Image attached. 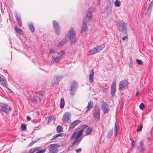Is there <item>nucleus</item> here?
<instances>
[{
  "label": "nucleus",
  "instance_id": "obj_1",
  "mask_svg": "<svg viewBox=\"0 0 153 153\" xmlns=\"http://www.w3.org/2000/svg\"><path fill=\"white\" fill-rule=\"evenodd\" d=\"M69 40L71 44H73L75 43L76 40L75 30L72 27L70 28L69 32L66 35L65 37L58 44V46L60 47L63 46L65 43L68 41Z\"/></svg>",
  "mask_w": 153,
  "mask_h": 153
},
{
  "label": "nucleus",
  "instance_id": "obj_2",
  "mask_svg": "<svg viewBox=\"0 0 153 153\" xmlns=\"http://www.w3.org/2000/svg\"><path fill=\"white\" fill-rule=\"evenodd\" d=\"M83 133V130L82 129H75L71 137V140L74 139L75 140L73 142L72 146L78 145L81 140V136Z\"/></svg>",
  "mask_w": 153,
  "mask_h": 153
},
{
  "label": "nucleus",
  "instance_id": "obj_3",
  "mask_svg": "<svg viewBox=\"0 0 153 153\" xmlns=\"http://www.w3.org/2000/svg\"><path fill=\"white\" fill-rule=\"evenodd\" d=\"M105 44H102L97 46L91 49L88 52L87 55L88 56L92 55L94 54L98 53L101 51L105 47Z\"/></svg>",
  "mask_w": 153,
  "mask_h": 153
},
{
  "label": "nucleus",
  "instance_id": "obj_4",
  "mask_svg": "<svg viewBox=\"0 0 153 153\" xmlns=\"http://www.w3.org/2000/svg\"><path fill=\"white\" fill-rule=\"evenodd\" d=\"M127 24L123 21H120L117 23V28L118 30L123 33L127 34Z\"/></svg>",
  "mask_w": 153,
  "mask_h": 153
},
{
  "label": "nucleus",
  "instance_id": "obj_5",
  "mask_svg": "<svg viewBox=\"0 0 153 153\" xmlns=\"http://www.w3.org/2000/svg\"><path fill=\"white\" fill-rule=\"evenodd\" d=\"M93 116L96 121H99L100 118L99 108L97 105H95L93 111Z\"/></svg>",
  "mask_w": 153,
  "mask_h": 153
},
{
  "label": "nucleus",
  "instance_id": "obj_6",
  "mask_svg": "<svg viewBox=\"0 0 153 153\" xmlns=\"http://www.w3.org/2000/svg\"><path fill=\"white\" fill-rule=\"evenodd\" d=\"M45 94V92L44 91H35V95L33 97L32 99V101L34 103H36L37 101H40L41 99L43 98Z\"/></svg>",
  "mask_w": 153,
  "mask_h": 153
},
{
  "label": "nucleus",
  "instance_id": "obj_7",
  "mask_svg": "<svg viewBox=\"0 0 153 153\" xmlns=\"http://www.w3.org/2000/svg\"><path fill=\"white\" fill-rule=\"evenodd\" d=\"M0 106L1 111L6 114H9L12 111L10 106L7 103L0 102Z\"/></svg>",
  "mask_w": 153,
  "mask_h": 153
},
{
  "label": "nucleus",
  "instance_id": "obj_8",
  "mask_svg": "<svg viewBox=\"0 0 153 153\" xmlns=\"http://www.w3.org/2000/svg\"><path fill=\"white\" fill-rule=\"evenodd\" d=\"M65 53L64 51L61 50L58 53L56 57L53 58L51 61V63L53 64L54 63H58L62 58V55Z\"/></svg>",
  "mask_w": 153,
  "mask_h": 153
},
{
  "label": "nucleus",
  "instance_id": "obj_9",
  "mask_svg": "<svg viewBox=\"0 0 153 153\" xmlns=\"http://www.w3.org/2000/svg\"><path fill=\"white\" fill-rule=\"evenodd\" d=\"M59 147V145L51 144L48 146L49 152L48 153H57L58 152L57 149Z\"/></svg>",
  "mask_w": 153,
  "mask_h": 153
},
{
  "label": "nucleus",
  "instance_id": "obj_10",
  "mask_svg": "<svg viewBox=\"0 0 153 153\" xmlns=\"http://www.w3.org/2000/svg\"><path fill=\"white\" fill-rule=\"evenodd\" d=\"M53 29L56 34L59 35L60 34V27L58 23L55 20L53 21Z\"/></svg>",
  "mask_w": 153,
  "mask_h": 153
},
{
  "label": "nucleus",
  "instance_id": "obj_11",
  "mask_svg": "<svg viewBox=\"0 0 153 153\" xmlns=\"http://www.w3.org/2000/svg\"><path fill=\"white\" fill-rule=\"evenodd\" d=\"M128 83L127 80L126 79H124L119 82V90L121 91L124 89Z\"/></svg>",
  "mask_w": 153,
  "mask_h": 153
},
{
  "label": "nucleus",
  "instance_id": "obj_12",
  "mask_svg": "<svg viewBox=\"0 0 153 153\" xmlns=\"http://www.w3.org/2000/svg\"><path fill=\"white\" fill-rule=\"evenodd\" d=\"M101 107L102 110L104 114H108V113L109 108L107 102H103Z\"/></svg>",
  "mask_w": 153,
  "mask_h": 153
},
{
  "label": "nucleus",
  "instance_id": "obj_13",
  "mask_svg": "<svg viewBox=\"0 0 153 153\" xmlns=\"http://www.w3.org/2000/svg\"><path fill=\"white\" fill-rule=\"evenodd\" d=\"M77 87V85L76 82L74 81L71 85L70 90V94L71 96H73L74 95Z\"/></svg>",
  "mask_w": 153,
  "mask_h": 153
},
{
  "label": "nucleus",
  "instance_id": "obj_14",
  "mask_svg": "<svg viewBox=\"0 0 153 153\" xmlns=\"http://www.w3.org/2000/svg\"><path fill=\"white\" fill-rule=\"evenodd\" d=\"M93 10L94 8L91 7L88 8L86 14V18L88 19V21H90L91 18L92 12L93 11Z\"/></svg>",
  "mask_w": 153,
  "mask_h": 153
},
{
  "label": "nucleus",
  "instance_id": "obj_15",
  "mask_svg": "<svg viewBox=\"0 0 153 153\" xmlns=\"http://www.w3.org/2000/svg\"><path fill=\"white\" fill-rule=\"evenodd\" d=\"M145 147L142 140L140 141L139 145L137 147V149L141 153H143Z\"/></svg>",
  "mask_w": 153,
  "mask_h": 153
},
{
  "label": "nucleus",
  "instance_id": "obj_16",
  "mask_svg": "<svg viewBox=\"0 0 153 153\" xmlns=\"http://www.w3.org/2000/svg\"><path fill=\"white\" fill-rule=\"evenodd\" d=\"M152 5L151 4H150L148 7L147 8L146 11L145 13V15L148 18H149L150 17L151 12L152 10Z\"/></svg>",
  "mask_w": 153,
  "mask_h": 153
},
{
  "label": "nucleus",
  "instance_id": "obj_17",
  "mask_svg": "<svg viewBox=\"0 0 153 153\" xmlns=\"http://www.w3.org/2000/svg\"><path fill=\"white\" fill-rule=\"evenodd\" d=\"M71 117L70 114L68 112L65 113L63 116L62 120L64 123L67 122Z\"/></svg>",
  "mask_w": 153,
  "mask_h": 153
},
{
  "label": "nucleus",
  "instance_id": "obj_18",
  "mask_svg": "<svg viewBox=\"0 0 153 153\" xmlns=\"http://www.w3.org/2000/svg\"><path fill=\"white\" fill-rule=\"evenodd\" d=\"M81 121L79 120H77L74 121L73 123H71L69 127V129L71 130L74 128L76 126L78 125L80 123Z\"/></svg>",
  "mask_w": 153,
  "mask_h": 153
},
{
  "label": "nucleus",
  "instance_id": "obj_19",
  "mask_svg": "<svg viewBox=\"0 0 153 153\" xmlns=\"http://www.w3.org/2000/svg\"><path fill=\"white\" fill-rule=\"evenodd\" d=\"M83 129L85 131L86 134L87 135H88L92 131L93 129L91 127L85 125L84 126Z\"/></svg>",
  "mask_w": 153,
  "mask_h": 153
},
{
  "label": "nucleus",
  "instance_id": "obj_20",
  "mask_svg": "<svg viewBox=\"0 0 153 153\" xmlns=\"http://www.w3.org/2000/svg\"><path fill=\"white\" fill-rule=\"evenodd\" d=\"M87 25L86 22L83 20L81 27V33L85 31L87 29Z\"/></svg>",
  "mask_w": 153,
  "mask_h": 153
},
{
  "label": "nucleus",
  "instance_id": "obj_21",
  "mask_svg": "<svg viewBox=\"0 0 153 153\" xmlns=\"http://www.w3.org/2000/svg\"><path fill=\"white\" fill-rule=\"evenodd\" d=\"M0 82L4 86H6L7 85V83L5 78L2 76H0Z\"/></svg>",
  "mask_w": 153,
  "mask_h": 153
},
{
  "label": "nucleus",
  "instance_id": "obj_22",
  "mask_svg": "<svg viewBox=\"0 0 153 153\" xmlns=\"http://www.w3.org/2000/svg\"><path fill=\"white\" fill-rule=\"evenodd\" d=\"M62 77V76H55L53 79L54 83L56 84H58Z\"/></svg>",
  "mask_w": 153,
  "mask_h": 153
},
{
  "label": "nucleus",
  "instance_id": "obj_23",
  "mask_svg": "<svg viewBox=\"0 0 153 153\" xmlns=\"http://www.w3.org/2000/svg\"><path fill=\"white\" fill-rule=\"evenodd\" d=\"M93 102L91 100L88 103V104L87 107V109L86 111L87 112L93 107Z\"/></svg>",
  "mask_w": 153,
  "mask_h": 153
},
{
  "label": "nucleus",
  "instance_id": "obj_24",
  "mask_svg": "<svg viewBox=\"0 0 153 153\" xmlns=\"http://www.w3.org/2000/svg\"><path fill=\"white\" fill-rule=\"evenodd\" d=\"M119 129V126L118 125L117 123L116 122L115 124V126L114 129V131L115 132V137H116L118 133V131Z\"/></svg>",
  "mask_w": 153,
  "mask_h": 153
},
{
  "label": "nucleus",
  "instance_id": "obj_25",
  "mask_svg": "<svg viewBox=\"0 0 153 153\" xmlns=\"http://www.w3.org/2000/svg\"><path fill=\"white\" fill-rule=\"evenodd\" d=\"M16 21L19 24V27H21L22 26V23L21 18L19 16H16Z\"/></svg>",
  "mask_w": 153,
  "mask_h": 153
},
{
  "label": "nucleus",
  "instance_id": "obj_26",
  "mask_svg": "<svg viewBox=\"0 0 153 153\" xmlns=\"http://www.w3.org/2000/svg\"><path fill=\"white\" fill-rule=\"evenodd\" d=\"M60 104V108L61 109L63 108L65 105V100L64 98H61V99Z\"/></svg>",
  "mask_w": 153,
  "mask_h": 153
},
{
  "label": "nucleus",
  "instance_id": "obj_27",
  "mask_svg": "<svg viewBox=\"0 0 153 153\" xmlns=\"http://www.w3.org/2000/svg\"><path fill=\"white\" fill-rule=\"evenodd\" d=\"M29 28L32 33H33L35 31V28L33 26V24L32 23H30L28 24Z\"/></svg>",
  "mask_w": 153,
  "mask_h": 153
},
{
  "label": "nucleus",
  "instance_id": "obj_28",
  "mask_svg": "<svg viewBox=\"0 0 153 153\" xmlns=\"http://www.w3.org/2000/svg\"><path fill=\"white\" fill-rule=\"evenodd\" d=\"M116 91V88L111 87L110 94L112 97L115 95Z\"/></svg>",
  "mask_w": 153,
  "mask_h": 153
},
{
  "label": "nucleus",
  "instance_id": "obj_29",
  "mask_svg": "<svg viewBox=\"0 0 153 153\" xmlns=\"http://www.w3.org/2000/svg\"><path fill=\"white\" fill-rule=\"evenodd\" d=\"M15 29L16 32L21 34H23V32L22 30L19 29L16 26L15 27Z\"/></svg>",
  "mask_w": 153,
  "mask_h": 153
},
{
  "label": "nucleus",
  "instance_id": "obj_30",
  "mask_svg": "<svg viewBox=\"0 0 153 153\" xmlns=\"http://www.w3.org/2000/svg\"><path fill=\"white\" fill-rule=\"evenodd\" d=\"M113 129H112L110 130L109 132L108 133L107 136V137L108 138H110L111 137L113 133Z\"/></svg>",
  "mask_w": 153,
  "mask_h": 153
},
{
  "label": "nucleus",
  "instance_id": "obj_31",
  "mask_svg": "<svg viewBox=\"0 0 153 153\" xmlns=\"http://www.w3.org/2000/svg\"><path fill=\"white\" fill-rule=\"evenodd\" d=\"M120 2L118 0H116L114 2V4L115 6L119 7L120 6Z\"/></svg>",
  "mask_w": 153,
  "mask_h": 153
},
{
  "label": "nucleus",
  "instance_id": "obj_32",
  "mask_svg": "<svg viewBox=\"0 0 153 153\" xmlns=\"http://www.w3.org/2000/svg\"><path fill=\"white\" fill-rule=\"evenodd\" d=\"M62 131V127L60 126H58L56 128V131L57 132L60 133Z\"/></svg>",
  "mask_w": 153,
  "mask_h": 153
},
{
  "label": "nucleus",
  "instance_id": "obj_33",
  "mask_svg": "<svg viewBox=\"0 0 153 153\" xmlns=\"http://www.w3.org/2000/svg\"><path fill=\"white\" fill-rule=\"evenodd\" d=\"M129 62L128 64V66L129 68L132 67L133 65V62H132V59L131 58H129Z\"/></svg>",
  "mask_w": 153,
  "mask_h": 153
},
{
  "label": "nucleus",
  "instance_id": "obj_34",
  "mask_svg": "<svg viewBox=\"0 0 153 153\" xmlns=\"http://www.w3.org/2000/svg\"><path fill=\"white\" fill-rule=\"evenodd\" d=\"M55 120V117L53 116L52 115L51 117H49L48 119V122H50L53 120L54 122Z\"/></svg>",
  "mask_w": 153,
  "mask_h": 153
},
{
  "label": "nucleus",
  "instance_id": "obj_35",
  "mask_svg": "<svg viewBox=\"0 0 153 153\" xmlns=\"http://www.w3.org/2000/svg\"><path fill=\"white\" fill-rule=\"evenodd\" d=\"M38 150L37 148H35L33 149H31L29 151L30 153H35L36 151Z\"/></svg>",
  "mask_w": 153,
  "mask_h": 153
},
{
  "label": "nucleus",
  "instance_id": "obj_36",
  "mask_svg": "<svg viewBox=\"0 0 153 153\" xmlns=\"http://www.w3.org/2000/svg\"><path fill=\"white\" fill-rule=\"evenodd\" d=\"M56 53V51L53 48H51L49 49V53L50 54H54Z\"/></svg>",
  "mask_w": 153,
  "mask_h": 153
},
{
  "label": "nucleus",
  "instance_id": "obj_37",
  "mask_svg": "<svg viewBox=\"0 0 153 153\" xmlns=\"http://www.w3.org/2000/svg\"><path fill=\"white\" fill-rule=\"evenodd\" d=\"M21 128L22 129L23 131H25L26 129V126L25 124L24 123H22L21 125Z\"/></svg>",
  "mask_w": 153,
  "mask_h": 153
},
{
  "label": "nucleus",
  "instance_id": "obj_38",
  "mask_svg": "<svg viewBox=\"0 0 153 153\" xmlns=\"http://www.w3.org/2000/svg\"><path fill=\"white\" fill-rule=\"evenodd\" d=\"M46 150V149H43L39 150H38L35 153H43L45 152Z\"/></svg>",
  "mask_w": 153,
  "mask_h": 153
},
{
  "label": "nucleus",
  "instance_id": "obj_39",
  "mask_svg": "<svg viewBox=\"0 0 153 153\" xmlns=\"http://www.w3.org/2000/svg\"><path fill=\"white\" fill-rule=\"evenodd\" d=\"M40 139H39L38 140H35L34 141H33L31 143H30L29 145V146H31L32 145H33L34 143L37 142V141L39 140Z\"/></svg>",
  "mask_w": 153,
  "mask_h": 153
},
{
  "label": "nucleus",
  "instance_id": "obj_40",
  "mask_svg": "<svg viewBox=\"0 0 153 153\" xmlns=\"http://www.w3.org/2000/svg\"><path fill=\"white\" fill-rule=\"evenodd\" d=\"M145 107V105L143 103H141L139 105V108L142 110H143Z\"/></svg>",
  "mask_w": 153,
  "mask_h": 153
},
{
  "label": "nucleus",
  "instance_id": "obj_41",
  "mask_svg": "<svg viewBox=\"0 0 153 153\" xmlns=\"http://www.w3.org/2000/svg\"><path fill=\"white\" fill-rule=\"evenodd\" d=\"M94 70L93 69H92L91 70V73L89 75V77H93L94 76Z\"/></svg>",
  "mask_w": 153,
  "mask_h": 153
},
{
  "label": "nucleus",
  "instance_id": "obj_42",
  "mask_svg": "<svg viewBox=\"0 0 153 153\" xmlns=\"http://www.w3.org/2000/svg\"><path fill=\"white\" fill-rule=\"evenodd\" d=\"M136 141H131V145L132 148H134L136 145Z\"/></svg>",
  "mask_w": 153,
  "mask_h": 153
},
{
  "label": "nucleus",
  "instance_id": "obj_43",
  "mask_svg": "<svg viewBox=\"0 0 153 153\" xmlns=\"http://www.w3.org/2000/svg\"><path fill=\"white\" fill-rule=\"evenodd\" d=\"M136 61L138 65H141L142 64V61L140 60L137 59H136Z\"/></svg>",
  "mask_w": 153,
  "mask_h": 153
},
{
  "label": "nucleus",
  "instance_id": "obj_44",
  "mask_svg": "<svg viewBox=\"0 0 153 153\" xmlns=\"http://www.w3.org/2000/svg\"><path fill=\"white\" fill-rule=\"evenodd\" d=\"M116 83L115 81L113 82L111 87L116 88Z\"/></svg>",
  "mask_w": 153,
  "mask_h": 153
},
{
  "label": "nucleus",
  "instance_id": "obj_45",
  "mask_svg": "<svg viewBox=\"0 0 153 153\" xmlns=\"http://www.w3.org/2000/svg\"><path fill=\"white\" fill-rule=\"evenodd\" d=\"M82 151V149L81 148H79L78 149H76L75 150V152L76 153H80Z\"/></svg>",
  "mask_w": 153,
  "mask_h": 153
},
{
  "label": "nucleus",
  "instance_id": "obj_46",
  "mask_svg": "<svg viewBox=\"0 0 153 153\" xmlns=\"http://www.w3.org/2000/svg\"><path fill=\"white\" fill-rule=\"evenodd\" d=\"M142 127L141 126H138L137 129V131H141L142 130Z\"/></svg>",
  "mask_w": 153,
  "mask_h": 153
},
{
  "label": "nucleus",
  "instance_id": "obj_47",
  "mask_svg": "<svg viewBox=\"0 0 153 153\" xmlns=\"http://www.w3.org/2000/svg\"><path fill=\"white\" fill-rule=\"evenodd\" d=\"M89 82L90 83H91L93 81V77H91L89 76Z\"/></svg>",
  "mask_w": 153,
  "mask_h": 153
},
{
  "label": "nucleus",
  "instance_id": "obj_48",
  "mask_svg": "<svg viewBox=\"0 0 153 153\" xmlns=\"http://www.w3.org/2000/svg\"><path fill=\"white\" fill-rule=\"evenodd\" d=\"M58 137H63L65 136V134L63 133H60L57 134Z\"/></svg>",
  "mask_w": 153,
  "mask_h": 153
},
{
  "label": "nucleus",
  "instance_id": "obj_49",
  "mask_svg": "<svg viewBox=\"0 0 153 153\" xmlns=\"http://www.w3.org/2000/svg\"><path fill=\"white\" fill-rule=\"evenodd\" d=\"M58 137L57 134L53 136V137L51 139V140H54L56 138Z\"/></svg>",
  "mask_w": 153,
  "mask_h": 153
},
{
  "label": "nucleus",
  "instance_id": "obj_50",
  "mask_svg": "<svg viewBox=\"0 0 153 153\" xmlns=\"http://www.w3.org/2000/svg\"><path fill=\"white\" fill-rule=\"evenodd\" d=\"M40 128V126H38V127H35L34 128L35 130H38Z\"/></svg>",
  "mask_w": 153,
  "mask_h": 153
},
{
  "label": "nucleus",
  "instance_id": "obj_51",
  "mask_svg": "<svg viewBox=\"0 0 153 153\" xmlns=\"http://www.w3.org/2000/svg\"><path fill=\"white\" fill-rule=\"evenodd\" d=\"M107 91V88H104L102 90V92H105Z\"/></svg>",
  "mask_w": 153,
  "mask_h": 153
},
{
  "label": "nucleus",
  "instance_id": "obj_52",
  "mask_svg": "<svg viewBox=\"0 0 153 153\" xmlns=\"http://www.w3.org/2000/svg\"><path fill=\"white\" fill-rule=\"evenodd\" d=\"M127 37L126 36H124L122 37V39L123 40H124L126 39L127 38Z\"/></svg>",
  "mask_w": 153,
  "mask_h": 153
},
{
  "label": "nucleus",
  "instance_id": "obj_53",
  "mask_svg": "<svg viewBox=\"0 0 153 153\" xmlns=\"http://www.w3.org/2000/svg\"><path fill=\"white\" fill-rule=\"evenodd\" d=\"M8 90L7 91L10 93H12V91H11L10 89H9V88H7Z\"/></svg>",
  "mask_w": 153,
  "mask_h": 153
},
{
  "label": "nucleus",
  "instance_id": "obj_54",
  "mask_svg": "<svg viewBox=\"0 0 153 153\" xmlns=\"http://www.w3.org/2000/svg\"><path fill=\"white\" fill-rule=\"evenodd\" d=\"M27 118L28 120H30L31 119L30 117L29 116H27Z\"/></svg>",
  "mask_w": 153,
  "mask_h": 153
},
{
  "label": "nucleus",
  "instance_id": "obj_55",
  "mask_svg": "<svg viewBox=\"0 0 153 153\" xmlns=\"http://www.w3.org/2000/svg\"><path fill=\"white\" fill-rule=\"evenodd\" d=\"M139 94V92H137L136 93V95L137 96Z\"/></svg>",
  "mask_w": 153,
  "mask_h": 153
},
{
  "label": "nucleus",
  "instance_id": "obj_56",
  "mask_svg": "<svg viewBox=\"0 0 153 153\" xmlns=\"http://www.w3.org/2000/svg\"><path fill=\"white\" fill-rule=\"evenodd\" d=\"M151 4L153 5V2H152V1L150 4Z\"/></svg>",
  "mask_w": 153,
  "mask_h": 153
},
{
  "label": "nucleus",
  "instance_id": "obj_57",
  "mask_svg": "<svg viewBox=\"0 0 153 153\" xmlns=\"http://www.w3.org/2000/svg\"><path fill=\"white\" fill-rule=\"evenodd\" d=\"M99 2H100V0H98Z\"/></svg>",
  "mask_w": 153,
  "mask_h": 153
}]
</instances>
